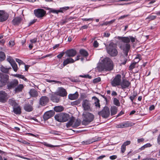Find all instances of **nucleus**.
Here are the masks:
<instances>
[{"label":"nucleus","instance_id":"1","mask_svg":"<svg viewBox=\"0 0 160 160\" xmlns=\"http://www.w3.org/2000/svg\"><path fill=\"white\" fill-rule=\"evenodd\" d=\"M113 67V62L110 58L106 57L100 61L97 68L98 70H112Z\"/></svg>","mask_w":160,"mask_h":160},{"label":"nucleus","instance_id":"2","mask_svg":"<svg viewBox=\"0 0 160 160\" xmlns=\"http://www.w3.org/2000/svg\"><path fill=\"white\" fill-rule=\"evenodd\" d=\"M118 39L121 40L123 42V43L121 44L120 48L123 50L125 55L127 56L130 48V45L129 43L130 42L129 37H122L118 36Z\"/></svg>","mask_w":160,"mask_h":160},{"label":"nucleus","instance_id":"3","mask_svg":"<svg viewBox=\"0 0 160 160\" xmlns=\"http://www.w3.org/2000/svg\"><path fill=\"white\" fill-rule=\"evenodd\" d=\"M83 120L82 124L83 125H86L92 122L94 118V115L92 113L84 111L82 114Z\"/></svg>","mask_w":160,"mask_h":160},{"label":"nucleus","instance_id":"4","mask_svg":"<svg viewBox=\"0 0 160 160\" xmlns=\"http://www.w3.org/2000/svg\"><path fill=\"white\" fill-rule=\"evenodd\" d=\"M2 73H0V87H2L8 83L9 76L6 73H8L9 71H2Z\"/></svg>","mask_w":160,"mask_h":160},{"label":"nucleus","instance_id":"5","mask_svg":"<svg viewBox=\"0 0 160 160\" xmlns=\"http://www.w3.org/2000/svg\"><path fill=\"white\" fill-rule=\"evenodd\" d=\"M69 115L66 113H60L56 115L54 118L55 119L60 122H64L68 121Z\"/></svg>","mask_w":160,"mask_h":160},{"label":"nucleus","instance_id":"6","mask_svg":"<svg viewBox=\"0 0 160 160\" xmlns=\"http://www.w3.org/2000/svg\"><path fill=\"white\" fill-rule=\"evenodd\" d=\"M108 53L111 56L114 57L118 54V51L115 47V45L113 43H110L107 47Z\"/></svg>","mask_w":160,"mask_h":160},{"label":"nucleus","instance_id":"7","mask_svg":"<svg viewBox=\"0 0 160 160\" xmlns=\"http://www.w3.org/2000/svg\"><path fill=\"white\" fill-rule=\"evenodd\" d=\"M98 114L103 118H108L110 115L109 108L107 106L104 107L101 111L98 112Z\"/></svg>","mask_w":160,"mask_h":160},{"label":"nucleus","instance_id":"8","mask_svg":"<svg viewBox=\"0 0 160 160\" xmlns=\"http://www.w3.org/2000/svg\"><path fill=\"white\" fill-rule=\"evenodd\" d=\"M34 12L35 16L38 18L43 17L46 13V11L41 8L35 9Z\"/></svg>","mask_w":160,"mask_h":160},{"label":"nucleus","instance_id":"9","mask_svg":"<svg viewBox=\"0 0 160 160\" xmlns=\"http://www.w3.org/2000/svg\"><path fill=\"white\" fill-rule=\"evenodd\" d=\"M121 78L120 75L118 74L116 75L111 82L112 86L113 87H116L117 86L120 85L121 82Z\"/></svg>","mask_w":160,"mask_h":160},{"label":"nucleus","instance_id":"10","mask_svg":"<svg viewBox=\"0 0 160 160\" xmlns=\"http://www.w3.org/2000/svg\"><path fill=\"white\" fill-rule=\"evenodd\" d=\"M82 105L84 111H91V104L88 100L87 99L84 100L82 102Z\"/></svg>","mask_w":160,"mask_h":160},{"label":"nucleus","instance_id":"11","mask_svg":"<svg viewBox=\"0 0 160 160\" xmlns=\"http://www.w3.org/2000/svg\"><path fill=\"white\" fill-rule=\"evenodd\" d=\"M51 100L53 102L58 103L60 100V97L57 93L49 94Z\"/></svg>","mask_w":160,"mask_h":160},{"label":"nucleus","instance_id":"12","mask_svg":"<svg viewBox=\"0 0 160 160\" xmlns=\"http://www.w3.org/2000/svg\"><path fill=\"white\" fill-rule=\"evenodd\" d=\"M18 82L17 80L14 79L8 83L7 84V89L9 90L11 89L16 87L18 84Z\"/></svg>","mask_w":160,"mask_h":160},{"label":"nucleus","instance_id":"13","mask_svg":"<svg viewBox=\"0 0 160 160\" xmlns=\"http://www.w3.org/2000/svg\"><path fill=\"white\" fill-rule=\"evenodd\" d=\"M9 15L3 10H0V22L6 21L8 18Z\"/></svg>","mask_w":160,"mask_h":160},{"label":"nucleus","instance_id":"14","mask_svg":"<svg viewBox=\"0 0 160 160\" xmlns=\"http://www.w3.org/2000/svg\"><path fill=\"white\" fill-rule=\"evenodd\" d=\"M7 94L5 91H0V102L5 103L7 100Z\"/></svg>","mask_w":160,"mask_h":160},{"label":"nucleus","instance_id":"15","mask_svg":"<svg viewBox=\"0 0 160 160\" xmlns=\"http://www.w3.org/2000/svg\"><path fill=\"white\" fill-rule=\"evenodd\" d=\"M65 53L66 56L70 57H73L75 56L77 52L76 50L71 49L67 50L65 52Z\"/></svg>","mask_w":160,"mask_h":160},{"label":"nucleus","instance_id":"16","mask_svg":"<svg viewBox=\"0 0 160 160\" xmlns=\"http://www.w3.org/2000/svg\"><path fill=\"white\" fill-rule=\"evenodd\" d=\"M131 83L128 81L126 79H123L121 82L120 85L122 88L124 89L128 88L130 85Z\"/></svg>","mask_w":160,"mask_h":160},{"label":"nucleus","instance_id":"17","mask_svg":"<svg viewBox=\"0 0 160 160\" xmlns=\"http://www.w3.org/2000/svg\"><path fill=\"white\" fill-rule=\"evenodd\" d=\"M54 114V112L52 111H50L46 112L43 115V119L44 120L46 121L48 119L53 117Z\"/></svg>","mask_w":160,"mask_h":160},{"label":"nucleus","instance_id":"18","mask_svg":"<svg viewBox=\"0 0 160 160\" xmlns=\"http://www.w3.org/2000/svg\"><path fill=\"white\" fill-rule=\"evenodd\" d=\"M57 93L60 97H64L67 96V93L66 90L62 87L59 88Z\"/></svg>","mask_w":160,"mask_h":160},{"label":"nucleus","instance_id":"19","mask_svg":"<svg viewBox=\"0 0 160 160\" xmlns=\"http://www.w3.org/2000/svg\"><path fill=\"white\" fill-rule=\"evenodd\" d=\"M49 99L47 96H43L39 100L40 104L42 106H44L48 102Z\"/></svg>","mask_w":160,"mask_h":160},{"label":"nucleus","instance_id":"20","mask_svg":"<svg viewBox=\"0 0 160 160\" xmlns=\"http://www.w3.org/2000/svg\"><path fill=\"white\" fill-rule=\"evenodd\" d=\"M98 141V138H92L85 141H83L82 142V144H89L91 143L97 142Z\"/></svg>","mask_w":160,"mask_h":160},{"label":"nucleus","instance_id":"21","mask_svg":"<svg viewBox=\"0 0 160 160\" xmlns=\"http://www.w3.org/2000/svg\"><path fill=\"white\" fill-rule=\"evenodd\" d=\"M22 20V18L20 17L15 18L12 21V22L14 25L18 26L19 25L21 22Z\"/></svg>","mask_w":160,"mask_h":160},{"label":"nucleus","instance_id":"22","mask_svg":"<svg viewBox=\"0 0 160 160\" xmlns=\"http://www.w3.org/2000/svg\"><path fill=\"white\" fill-rule=\"evenodd\" d=\"M13 112L16 114H20L22 113L21 108L18 105L13 107Z\"/></svg>","mask_w":160,"mask_h":160},{"label":"nucleus","instance_id":"23","mask_svg":"<svg viewBox=\"0 0 160 160\" xmlns=\"http://www.w3.org/2000/svg\"><path fill=\"white\" fill-rule=\"evenodd\" d=\"M75 61L72 58H69L65 59L63 62V65L65 66L67 65L74 62Z\"/></svg>","mask_w":160,"mask_h":160},{"label":"nucleus","instance_id":"24","mask_svg":"<svg viewBox=\"0 0 160 160\" xmlns=\"http://www.w3.org/2000/svg\"><path fill=\"white\" fill-rule=\"evenodd\" d=\"M24 109L25 111L28 112H31L33 110L32 106L28 103H27L24 105Z\"/></svg>","mask_w":160,"mask_h":160},{"label":"nucleus","instance_id":"25","mask_svg":"<svg viewBox=\"0 0 160 160\" xmlns=\"http://www.w3.org/2000/svg\"><path fill=\"white\" fill-rule=\"evenodd\" d=\"M110 111L111 112V115L113 116L116 114L118 112L117 108L115 106L111 107Z\"/></svg>","mask_w":160,"mask_h":160},{"label":"nucleus","instance_id":"26","mask_svg":"<svg viewBox=\"0 0 160 160\" xmlns=\"http://www.w3.org/2000/svg\"><path fill=\"white\" fill-rule=\"evenodd\" d=\"M23 85L22 84H20L16 87L14 91L16 92H21L23 88Z\"/></svg>","mask_w":160,"mask_h":160},{"label":"nucleus","instance_id":"27","mask_svg":"<svg viewBox=\"0 0 160 160\" xmlns=\"http://www.w3.org/2000/svg\"><path fill=\"white\" fill-rule=\"evenodd\" d=\"M29 93L31 96L35 97L38 96V93L37 91L34 89H31L29 92Z\"/></svg>","mask_w":160,"mask_h":160},{"label":"nucleus","instance_id":"28","mask_svg":"<svg viewBox=\"0 0 160 160\" xmlns=\"http://www.w3.org/2000/svg\"><path fill=\"white\" fill-rule=\"evenodd\" d=\"M78 93L76 92L74 94H69L68 95L69 98L71 100H74L76 99L78 97Z\"/></svg>","mask_w":160,"mask_h":160},{"label":"nucleus","instance_id":"29","mask_svg":"<svg viewBox=\"0 0 160 160\" xmlns=\"http://www.w3.org/2000/svg\"><path fill=\"white\" fill-rule=\"evenodd\" d=\"M79 52L82 56L84 57H87L88 55V52L86 50L84 49H80V50Z\"/></svg>","mask_w":160,"mask_h":160},{"label":"nucleus","instance_id":"30","mask_svg":"<svg viewBox=\"0 0 160 160\" xmlns=\"http://www.w3.org/2000/svg\"><path fill=\"white\" fill-rule=\"evenodd\" d=\"M9 104L14 107L18 105L15 101L12 99H9L8 101Z\"/></svg>","mask_w":160,"mask_h":160},{"label":"nucleus","instance_id":"31","mask_svg":"<svg viewBox=\"0 0 160 160\" xmlns=\"http://www.w3.org/2000/svg\"><path fill=\"white\" fill-rule=\"evenodd\" d=\"M6 55L3 52H0V62L4 61L6 58Z\"/></svg>","mask_w":160,"mask_h":160},{"label":"nucleus","instance_id":"32","mask_svg":"<svg viewBox=\"0 0 160 160\" xmlns=\"http://www.w3.org/2000/svg\"><path fill=\"white\" fill-rule=\"evenodd\" d=\"M81 121L80 119H77L72 125L73 128H76L80 125Z\"/></svg>","mask_w":160,"mask_h":160},{"label":"nucleus","instance_id":"33","mask_svg":"<svg viewBox=\"0 0 160 160\" xmlns=\"http://www.w3.org/2000/svg\"><path fill=\"white\" fill-rule=\"evenodd\" d=\"M54 110L56 112H61L63 110V108L61 106H56L54 108Z\"/></svg>","mask_w":160,"mask_h":160},{"label":"nucleus","instance_id":"34","mask_svg":"<svg viewBox=\"0 0 160 160\" xmlns=\"http://www.w3.org/2000/svg\"><path fill=\"white\" fill-rule=\"evenodd\" d=\"M74 120L72 119H70V120L66 123V126L67 128H69L70 126H72V125L74 122Z\"/></svg>","mask_w":160,"mask_h":160},{"label":"nucleus","instance_id":"35","mask_svg":"<svg viewBox=\"0 0 160 160\" xmlns=\"http://www.w3.org/2000/svg\"><path fill=\"white\" fill-rule=\"evenodd\" d=\"M69 7H65L62 8H60L59 10H58V12L63 13L67 10L68 9Z\"/></svg>","mask_w":160,"mask_h":160},{"label":"nucleus","instance_id":"36","mask_svg":"<svg viewBox=\"0 0 160 160\" xmlns=\"http://www.w3.org/2000/svg\"><path fill=\"white\" fill-rule=\"evenodd\" d=\"M138 66L137 62H132L129 66L130 69L132 70Z\"/></svg>","mask_w":160,"mask_h":160},{"label":"nucleus","instance_id":"37","mask_svg":"<svg viewBox=\"0 0 160 160\" xmlns=\"http://www.w3.org/2000/svg\"><path fill=\"white\" fill-rule=\"evenodd\" d=\"M48 9L49 10V12L50 13H56L57 14H58L59 13V12H58V10H56L53 8H48Z\"/></svg>","mask_w":160,"mask_h":160},{"label":"nucleus","instance_id":"38","mask_svg":"<svg viewBox=\"0 0 160 160\" xmlns=\"http://www.w3.org/2000/svg\"><path fill=\"white\" fill-rule=\"evenodd\" d=\"M93 98H95L96 99L95 102L94 103L95 106L97 107L100 108V105L99 102V100L95 97H94Z\"/></svg>","mask_w":160,"mask_h":160},{"label":"nucleus","instance_id":"39","mask_svg":"<svg viewBox=\"0 0 160 160\" xmlns=\"http://www.w3.org/2000/svg\"><path fill=\"white\" fill-rule=\"evenodd\" d=\"M10 64L13 69V70H18V66L15 61L13 62Z\"/></svg>","mask_w":160,"mask_h":160},{"label":"nucleus","instance_id":"40","mask_svg":"<svg viewBox=\"0 0 160 160\" xmlns=\"http://www.w3.org/2000/svg\"><path fill=\"white\" fill-rule=\"evenodd\" d=\"M151 146V145L150 143H147L141 147V150H143L145 148L150 147Z\"/></svg>","mask_w":160,"mask_h":160},{"label":"nucleus","instance_id":"41","mask_svg":"<svg viewBox=\"0 0 160 160\" xmlns=\"http://www.w3.org/2000/svg\"><path fill=\"white\" fill-rule=\"evenodd\" d=\"M156 16L154 15H149L147 18L146 19H148L149 20H154L156 18Z\"/></svg>","mask_w":160,"mask_h":160},{"label":"nucleus","instance_id":"42","mask_svg":"<svg viewBox=\"0 0 160 160\" xmlns=\"http://www.w3.org/2000/svg\"><path fill=\"white\" fill-rule=\"evenodd\" d=\"M16 61L19 64V65H22L23 66V65H24V63L19 59L16 58Z\"/></svg>","mask_w":160,"mask_h":160},{"label":"nucleus","instance_id":"43","mask_svg":"<svg viewBox=\"0 0 160 160\" xmlns=\"http://www.w3.org/2000/svg\"><path fill=\"white\" fill-rule=\"evenodd\" d=\"M79 77L82 78H86L90 79L92 78V76L89 75L88 74H84L83 75H80Z\"/></svg>","mask_w":160,"mask_h":160},{"label":"nucleus","instance_id":"44","mask_svg":"<svg viewBox=\"0 0 160 160\" xmlns=\"http://www.w3.org/2000/svg\"><path fill=\"white\" fill-rule=\"evenodd\" d=\"M15 76L17 77L22 78L25 81H26L27 80V79L25 78L24 76L23 75L18 74H16Z\"/></svg>","mask_w":160,"mask_h":160},{"label":"nucleus","instance_id":"45","mask_svg":"<svg viewBox=\"0 0 160 160\" xmlns=\"http://www.w3.org/2000/svg\"><path fill=\"white\" fill-rule=\"evenodd\" d=\"M113 102H114V104L115 105H116L117 106H120V103H119V101L116 98H114Z\"/></svg>","mask_w":160,"mask_h":160},{"label":"nucleus","instance_id":"46","mask_svg":"<svg viewBox=\"0 0 160 160\" xmlns=\"http://www.w3.org/2000/svg\"><path fill=\"white\" fill-rule=\"evenodd\" d=\"M7 60L10 63V64L12 63L14 61L12 58V57L10 56H8L7 57Z\"/></svg>","mask_w":160,"mask_h":160},{"label":"nucleus","instance_id":"47","mask_svg":"<svg viewBox=\"0 0 160 160\" xmlns=\"http://www.w3.org/2000/svg\"><path fill=\"white\" fill-rule=\"evenodd\" d=\"M65 53V52H62L57 56V57L58 58L61 59Z\"/></svg>","mask_w":160,"mask_h":160},{"label":"nucleus","instance_id":"48","mask_svg":"<svg viewBox=\"0 0 160 160\" xmlns=\"http://www.w3.org/2000/svg\"><path fill=\"white\" fill-rule=\"evenodd\" d=\"M124 128L128 127L131 126V124L128 122H123Z\"/></svg>","mask_w":160,"mask_h":160},{"label":"nucleus","instance_id":"49","mask_svg":"<svg viewBox=\"0 0 160 160\" xmlns=\"http://www.w3.org/2000/svg\"><path fill=\"white\" fill-rule=\"evenodd\" d=\"M100 81L101 78L100 77H98L93 79V82L94 83H96L99 82Z\"/></svg>","mask_w":160,"mask_h":160},{"label":"nucleus","instance_id":"50","mask_svg":"<svg viewBox=\"0 0 160 160\" xmlns=\"http://www.w3.org/2000/svg\"><path fill=\"white\" fill-rule=\"evenodd\" d=\"M148 36L147 35V36H144L142 35L141 37V38L143 40V42H144V41H146L147 39H148Z\"/></svg>","mask_w":160,"mask_h":160},{"label":"nucleus","instance_id":"51","mask_svg":"<svg viewBox=\"0 0 160 160\" xmlns=\"http://www.w3.org/2000/svg\"><path fill=\"white\" fill-rule=\"evenodd\" d=\"M116 128H124L123 123L117 125L116 126Z\"/></svg>","mask_w":160,"mask_h":160},{"label":"nucleus","instance_id":"52","mask_svg":"<svg viewBox=\"0 0 160 160\" xmlns=\"http://www.w3.org/2000/svg\"><path fill=\"white\" fill-rule=\"evenodd\" d=\"M122 59L124 61L122 62L121 64L123 65L125 64L127 61V59L123 57L122 58Z\"/></svg>","mask_w":160,"mask_h":160},{"label":"nucleus","instance_id":"53","mask_svg":"<svg viewBox=\"0 0 160 160\" xmlns=\"http://www.w3.org/2000/svg\"><path fill=\"white\" fill-rule=\"evenodd\" d=\"M121 152L122 153H124L126 150V146L122 144L121 146Z\"/></svg>","mask_w":160,"mask_h":160},{"label":"nucleus","instance_id":"54","mask_svg":"<svg viewBox=\"0 0 160 160\" xmlns=\"http://www.w3.org/2000/svg\"><path fill=\"white\" fill-rule=\"evenodd\" d=\"M93 46L95 48H97L98 46V43L96 41H94L93 43Z\"/></svg>","mask_w":160,"mask_h":160},{"label":"nucleus","instance_id":"55","mask_svg":"<svg viewBox=\"0 0 160 160\" xmlns=\"http://www.w3.org/2000/svg\"><path fill=\"white\" fill-rule=\"evenodd\" d=\"M15 44L14 42L13 41L10 40L9 41V45L11 47H12Z\"/></svg>","mask_w":160,"mask_h":160},{"label":"nucleus","instance_id":"56","mask_svg":"<svg viewBox=\"0 0 160 160\" xmlns=\"http://www.w3.org/2000/svg\"><path fill=\"white\" fill-rule=\"evenodd\" d=\"M37 38H35L33 39H31L30 42L32 43H35L37 42Z\"/></svg>","mask_w":160,"mask_h":160},{"label":"nucleus","instance_id":"57","mask_svg":"<svg viewBox=\"0 0 160 160\" xmlns=\"http://www.w3.org/2000/svg\"><path fill=\"white\" fill-rule=\"evenodd\" d=\"M129 38H130V41L131 40L132 42H133L135 41V38L132 36H129Z\"/></svg>","mask_w":160,"mask_h":160},{"label":"nucleus","instance_id":"58","mask_svg":"<svg viewBox=\"0 0 160 160\" xmlns=\"http://www.w3.org/2000/svg\"><path fill=\"white\" fill-rule=\"evenodd\" d=\"M131 143V142L129 141H127L125 142L123 144L124 146H126L127 145H129Z\"/></svg>","mask_w":160,"mask_h":160},{"label":"nucleus","instance_id":"59","mask_svg":"<svg viewBox=\"0 0 160 160\" xmlns=\"http://www.w3.org/2000/svg\"><path fill=\"white\" fill-rule=\"evenodd\" d=\"M136 95L135 94L133 95L132 96L130 97V98L132 102H133V99L135 98Z\"/></svg>","mask_w":160,"mask_h":160},{"label":"nucleus","instance_id":"60","mask_svg":"<svg viewBox=\"0 0 160 160\" xmlns=\"http://www.w3.org/2000/svg\"><path fill=\"white\" fill-rule=\"evenodd\" d=\"M93 18H83L82 19V20L83 21H90L92 20Z\"/></svg>","mask_w":160,"mask_h":160},{"label":"nucleus","instance_id":"61","mask_svg":"<svg viewBox=\"0 0 160 160\" xmlns=\"http://www.w3.org/2000/svg\"><path fill=\"white\" fill-rule=\"evenodd\" d=\"M22 66L24 67L25 70H28L29 68L30 67V66L28 65H26L24 63V65H23Z\"/></svg>","mask_w":160,"mask_h":160},{"label":"nucleus","instance_id":"62","mask_svg":"<svg viewBox=\"0 0 160 160\" xmlns=\"http://www.w3.org/2000/svg\"><path fill=\"white\" fill-rule=\"evenodd\" d=\"M44 145L47 147H51V148H53L55 147V146H54L53 145L50 144L48 143H45V144H44Z\"/></svg>","mask_w":160,"mask_h":160},{"label":"nucleus","instance_id":"63","mask_svg":"<svg viewBox=\"0 0 160 160\" xmlns=\"http://www.w3.org/2000/svg\"><path fill=\"white\" fill-rule=\"evenodd\" d=\"M109 158L111 160H114L117 158V156L116 155H112L110 156Z\"/></svg>","mask_w":160,"mask_h":160},{"label":"nucleus","instance_id":"64","mask_svg":"<svg viewBox=\"0 0 160 160\" xmlns=\"http://www.w3.org/2000/svg\"><path fill=\"white\" fill-rule=\"evenodd\" d=\"M36 21V19H33L32 21H31L29 23V25H31L33 23H34Z\"/></svg>","mask_w":160,"mask_h":160}]
</instances>
